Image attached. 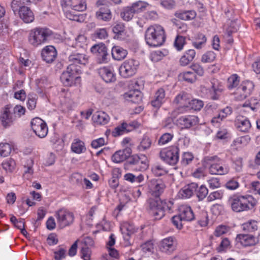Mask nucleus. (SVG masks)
<instances>
[{
    "label": "nucleus",
    "instance_id": "obj_18",
    "mask_svg": "<svg viewBox=\"0 0 260 260\" xmlns=\"http://www.w3.org/2000/svg\"><path fill=\"white\" fill-rule=\"evenodd\" d=\"M211 84L209 90L210 98L213 100H218L223 90V86L219 81L215 79L211 80Z\"/></svg>",
    "mask_w": 260,
    "mask_h": 260
},
{
    "label": "nucleus",
    "instance_id": "obj_32",
    "mask_svg": "<svg viewBox=\"0 0 260 260\" xmlns=\"http://www.w3.org/2000/svg\"><path fill=\"white\" fill-rule=\"evenodd\" d=\"M112 31L115 34L114 38L123 39L126 35L125 27L124 23L122 22L116 23L113 27Z\"/></svg>",
    "mask_w": 260,
    "mask_h": 260
},
{
    "label": "nucleus",
    "instance_id": "obj_6",
    "mask_svg": "<svg viewBox=\"0 0 260 260\" xmlns=\"http://www.w3.org/2000/svg\"><path fill=\"white\" fill-rule=\"evenodd\" d=\"M205 161L210 165L209 171L211 174L223 175L229 173L230 168L222 164L217 156H208L205 158Z\"/></svg>",
    "mask_w": 260,
    "mask_h": 260
},
{
    "label": "nucleus",
    "instance_id": "obj_43",
    "mask_svg": "<svg viewBox=\"0 0 260 260\" xmlns=\"http://www.w3.org/2000/svg\"><path fill=\"white\" fill-rule=\"evenodd\" d=\"M207 41L206 36L203 34H199L192 42V45L197 49H201L205 44Z\"/></svg>",
    "mask_w": 260,
    "mask_h": 260
},
{
    "label": "nucleus",
    "instance_id": "obj_48",
    "mask_svg": "<svg viewBox=\"0 0 260 260\" xmlns=\"http://www.w3.org/2000/svg\"><path fill=\"white\" fill-rule=\"evenodd\" d=\"M34 165V160L30 158L26 160L25 163L24 165L25 170L24 171V175H32L34 173V170L32 166Z\"/></svg>",
    "mask_w": 260,
    "mask_h": 260
},
{
    "label": "nucleus",
    "instance_id": "obj_45",
    "mask_svg": "<svg viewBox=\"0 0 260 260\" xmlns=\"http://www.w3.org/2000/svg\"><path fill=\"white\" fill-rule=\"evenodd\" d=\"M124 178L125 180L131 183H141L143 181L144 179V176L142 174H140L138 176H136L132 173L125 174L124 176Z\"/></svg>",
    "mask_w": 260,
    "mask_h": 260
},
{
    "label": "nucleus",
    "instance_id": "obj_5",
    "mask_svg": "<svg viewBox=\"0 0 260 260\" xmlns=\"http://www.w3.org/2000/svg\"><path fill=\"white\" fill-rule=\"evenodd\" d=\"M80 74L81 70L79 66L70 64L66 70L61 74V81L65 86H68L80 84L81 82Z\"/></svg>",
    "mask_w": 260,
    "mask_h": 260
},
{
    "label": "nucleus",
    "instance_id": "obj_49",
    "mask_svg": "<svg viewBox=\"0 0 260 260\" xmlns=\"http://www.w3.org/2000/svg\"><path fill=\"white\" fill-rule=\"evenodd\" d=\"M141 247L143 252L150 253L153 252L154 244L151 240L148 241L141 244Z\"/></svg>",
    "mask_w": 260,
    "mask_h": 260
},
{
    "label": "nucleus",
    "instance_id": "obj_2",
    "mask_svg": "<svg viewBox=\"0 0 260 260\" xmlns=\"http://www.w3.org/2000/svg\"><path fill=\"white\" fill-rule=\"evenodd\" d=\"M229 202L234 212H242L251 209L256 202L250 195L234 194L229 198Z\"/></svg>",
    "mask_w": 260,
    "mask_h": 260
},
{
    "label": "nucleus",
    "instance_id": "obj_56",
    "mask_svg": "<svg viewBox=\"0 0 260 260\" xmlns=\"http://www.w3.org/2000/svg\"><path fill=\"white\" fill-rule=\"evenodd\" d=\"M11 111L12 113H14V115H16V119H17L18 118H20L25 114V108L21 105H17L14 107Z\"/></svg>",
    "mask_w": 260,
    "mask_h": 260
},
{
    "label": "nucleus",
    "instance_id": "obj_37",
    "mask_svg": "<svg viewBox=\"0 0 260 260\" xmlns=\"http://www.w3.org/2000/svg\"><path fill=\"white\" fill-rule=\"evenodd\" d=\"M131 131H132V128H128V124L123 122L120 125L114 128L112 132V135L113 137H116Z\"/></svg>",
    "mask_w": 260,
    "mask_h": 260
},
{
    "label": "nucleus",
    "instance_id": "obj_34",
    "mask_svg": "<svg viewBox=\"0 0 260 260\" xmlns=\"http://www.w3.org/2000/svg\"><path fill=\"white\" fill-rule=\"evenodd\" d=\"M175 16L183 20H190L196 16V12L193 10L179 11L175 13Z\"/></svg>",
    "mask_w": 260,
    "mask_h": 260
},
{
    "label": "nucleus",
    "instance_id": "obj_30",
    "mask_svg": "<svg viewBox=\"0 0 260 260\" xmlns=\"http://www.w3.org/2000/svg\"><path fill=\"white\" fill-rule=\"evenodd\" d=\"M236 122L237 128L242 132H248L251 126L249 120L241 116L237 117Z\"/></svg>",
    "mask_w": 260,
    "mask_h": 260
},
{
    "label": "nucleus",
    "instance_id": "obj_59",
    "mask_svg": "<svg viewBox=\"0 0 260 260\" xmlns=\"http://www.w3.org/2000/svg\"><path fill=\"white\" fill-rule=\"evenodd\" d=\"M230 248V242L229 240L225 238L222 240L219 246L217 248L218 252H221Z\"/></svg>",
    "mask_w": 260,
    "mask_h": 260
},
{
    "label": "nucleus",
    "instance_id": "obj_8",
    "mask_svg": "<svg viewBox=\"0 0 260 260\" xmlns=\"http://www.w3.org/2000/svg\"><path fill=\"white\" fill-rule=\"evenodd\" d=\"M139 66V61L133 58L128 59L119 67L120 75L123 78L131 77L136 73Z\"/></svg>",
    "mask_w": 260,
    "mask_h": 260
},
{
    "label": "nucleus",
    "instance_id": "obj_21",
    "mask_svg": "<svg viewBox=\"0 0 260 260\" xmlns=\"http://www.w3.org/2000/svg\"><path fill=\"white\" fill-rule=\"evenodd\" d=\"M43 59L47 63L53 62L57 56V51L53 46H47L44 48L41 53Z\"/></svg>",
    "mask_w": 260,
    "mask_h": 260
},
{
    "label": "nucleus",
    "instance_id": "obj_9",
    "mask_svg": "<svg viewBox=\"0 0 260 260\" xmlns=\"http://www.w3.org/2000/svg\"><path fill=\"white\" fill-rule=\"evenodd\" d=\"M161 160L170 165H175L179 160V149L177 146H172L163 149L159 152Z\"/></svg>",
    "mask_w": 260,
    "mask_h": 260
},
{
    "label": "nucleus",
    "instance_id": "obj_61",
    "mask_svg": "<svg viewBox=\"0 0 260 260\" xmlns=\"http://www.w3.org/2000/svg\"><path fill=\"white\" fill-rule=\"evenodd\" d=\"M37 95L33 96L31 95H28L27 101V107L30 110H34L36 107L37 104Z\"/></svg>",
    "mask_w": 260,
    "mask_h": 260
},
{
    "label": "nucleus",
    "instance_id": "obj_29",
    "mask_svg": "<svg viewBox=\"0 0 260 260\" xmlns=\"http://www.w3.org/2000/svg\"><path fill=\"white\" fill-rule=\"evenodd\" d=\"M179 214L184 221H190L194 219V215L190 207L182 205L179 208Z\"/></svg>",
    "mask_w": 260,
    "mask_h": 260
},
{
    "label": "nucleus",
    "instance_id": "obj_64",
    "mask_svg": "<svg viewBox=\"0 0 260 260\" xmlns=\"http://www.w3.org/2000/svg\"><path fill=\"white\" fill-rule=\"evenodd\" d=\"M106 143H107L104 138H100L93 140L91 142V145L93 148L97 149L106 144Z\"/></svg>",
    "mask_w": 260,
    "mask_h": 260
},
{
    "label": "nucleus",
    "instance_id": "obj_54",
    "mask_svg": "<svg viewBox=\"0 0 260 260\" xmlns=\"http://www.w3.org/2000/svg\"><path fill=\"white\" fill-rule=\"evenodd\" d=\"M174 135L171 133H165L159 139L158 144L159 145H165L171 141Z\"/></svg>",
    "mask_w": 260,
    "mask_h": 260
},
{
    "label": "nucleus",
    "instance_id": "obj_42",
    "mask_svg": "<svg viewBox=\"0 0 260 260\" xmlns=\"http://www.w3.org/2000/svg\"><path fill=\"white\" fill-rule=\"evenodd\" d=\"M152 144V141L147 136L144 135L138 146V149L140 151H143L149 149Z\"/></svg>",
    "mask_w": 260,
    "mask_h": 260
},
{
    "label": "nucleus",
    "instance_id": "obj_62",
    "mask_svg": "<svg viewBox=\"0 0 260 260\" xmlns=\"http://www.w3.org/2000/svg\"><path fill=\"white\" fill-rule=\"evenodd\" d=\"M54 258L55 260H61L66 257V250L63 248L59 247L58 250L54 252Z\"/></svg>",
    "mask_w": 260,
    "mask_h": 260
},
{
    "label": "nucleus",
    "instance_id": "obj_20",
    "mask_svg": "<svg viewBox=\"0 0 260 260\" xmlns=\"http://www.w3.org/2000/svg\"><path fill=\"white\" fill-rule=\"evenodd\" d=\"M236 240L245 247L254 245L258 242L257 238L252 234H239Z\"/></svg>",
    "mask_w": 260,
    "mask_h": 260
},
{
    "label": "nucleus",
    "instance_id": "obj_47",
    "mask_svg": "<svg viewBox=\"0 0 260 260\" xmlns=\"http://www.w3.org/2000/svg\"><path fill=\"white\" fill-rule=\"evenodd\" d=\"M196 192L197 197L200 201L203 200L206 198L208 193V190L205 185H201L199 188L197 189Z\"/></svg>",
    "mask_w": 260,
    "mask_h": 260
},
{
    "label": "nucleus",
    "instance_id": "obj_12",
    "mask_svg": "<svg viewBox=\"0 0 260 260\" xmlns=\"http://www.w3.org/2000/svg\"><path fill=\"white\" fill-rule=\"evenodd\" d=\"M106 0H98L96 6L99 9L95 13V18L100 21L108 22L111 20L112 14Z\"/></svg>",
    "mask_w": 260,
    "mask_h": 260
},
{
    "label": "nucleus",
    "instance_id": "obj_27",
    "mask_svg": "<svg viewBox=\"0 0 260 260\" xmlns=\"http://www.w3.org/2000/svg\"><path fill=\"white\" fill-rule=\"evenodd\" d=\"M127 101L134 103H139L142 99V94L139 89L131 90L123 95Z\"/></svg>",
    "mask_w": 260,
    "mask_h": 260
},
{
    "label": "nucleus",
    "instance_id": "obj_16",
    "mask_svg": "<svg viewBox=\"0 0 260 260\" xmlns=\"http://www.w3.org/2000/svg\"><path fill=\"white\" fill-rule=\"evenodd\" d=\"M16 115L8 107H5L0 116V121L2 125L5 128H8L13 125L16 121Z\"/></svg>",
    "mask_w": 260,
    "mask_h": 260
},
{
    "label": "nucleus",
    "instance_id": "obj_10",
    "mask_svg": "<svg viewBox=\"0 0 260 260\" xmlns=\"http://www.w3.org/2000/svg\"><path fill=\"white\" fill-rule=\"evenodd\" d=\"M57 223L60 229L72 224L74 221V215L73 212L65 209H60L55 212Z\"/></svg>",
    "mask_w": 260,
    "mask_h": 260
},
{
    "label": "nucleus",
    "instance_id": "obj_52",
    "mask_svg": "<svg viewBox=\"0 0 260 260\" xmlns=\"http://www.w3.org/2000/svg\"><path fill=\"white\" fill-rule=\"evenodd\" d=\"M257 229L256 222L254 221L247 222L243 224V230L246 232L251 233Z\"/></svg>",
    "mask_w": 260,
    "mask_h": 260
},
{
    "label": "nucleus",
    "instance_id": "obj_14",
    "mask_svg": "<svg viewBox=\"0 0 260 260\" xmlns=\"http://www.w3.org/2000/svg\"><path fill=\"white\" fill-rule=\"evenodd\" d=\"M31 127L35 134L41 138H45L48 134V127L42 119L36 117L31 120Z\"/></svg>",
    "mask_w": 260,
    "mask_h": 260
},
{
    "label": "nucleus",
    "instance_id": "obj_31",
    "mask_svg": "<svg viewBox=\"0 0 260 260\" xmlns=\"http://www.w3.org/2000/svg\"><path fill=\"white\" fill-rule=\"evenodd\" d=\"M111 52L113 58L116 60L123 59L127 54V50L120 46H114Z\"/></svg>",
    "mask_w": 260,
    "mask_h": 260
},
{
    "label": "nucleus",
    "instance_id": "obj_11",
    "mask_svg": "<svg viewBox=\"0 0 260 260\" xmlns=\"http://www.w3.org/2000/svg\"><path fill=\"white\" fill-rule=\"evenodd\" d=\"M252 82L246 80L243 81L234 92L235 99L237 101H242L249 96L254 89Z\"/></svg>",
    "mask_w": 260,
    "mask_h": 260
},
{
    "label": "nucleus",
    "instance_id": "obj_35",
    "mask_svg": "<svg viewBox=\"0 0 260 260\" xmlns=\"http://www.w3.org/2000/svg\"><path fill=\"white\" fill-rule=\"evenodd\" d=\"M92 118L95 123L101 125L107 124L109 120V116L104 112H96L93 114Z\"/></svg>",
    "mask_w": 260,
    "mask_h": 260
},
{
    "label": "nucleus",
    "instance_id": "obj_57",
    "mask_svg": "<svg viewBox=\"0 0 260 260\" xmlns=\"http://www.w3.org/2000/svg\"><path fill=\"white\" fill-rule=\"evenodd\" d=\"M66 16L70 20L78 22H81L82 19H83V15L82 14H74L71 11H67L66 12Z\"/></svg>",
    "mask_w": 260,
    "mask_h": 260
},
{
    "label": "nucleus",
    "instance_id": "obj_1",
    "mask_svg": "<svg viewBox=\"0 0 260 260\" xmlns=\"http://www.w3.org/2000/svg\"><path fill=\"white\" fill-rule=\"evenodd\" d=\"M165 188L166 185L161 180H152L148 184V192L151 196L147 200L149 211L156 220L161 219L165 211L170 210L173 205L172 202L162 201L159 198Z\"/></svg>",
    "mask_w": 260,
    "mask_h": 260
},
{
    "label": "nucleus",
    "instance_id": "obj_4",
    "mask_svg": "<svg viewBox=\"0 0 260 260\" xmlns=\"http://www.w3.org/2000/svg\"><path fill=\"white\" fill-rule=\"evenodd\" d=\"M52 35V31L47 27H38L30 30L28 41L30 45L37 47L45 44Z\"/></svg>",
    "mask_w": 260,
    "mask_h": 260
},
{
    "label": "nucleus",
    "instance_id": "obj_44",
    "mask_svg": "<svg viewBox=\"0 0 260 260\" xmlns=\"http://www.w3.org/2000/svg\"><path fill=\"white\" fill-rule=\"evenodd\" d=\"M149 6L148 3L140 1L133 3L131 6L135 13H138L145 10Z\"/></svg>",
    "mask_w": 260,
    "mask_h": 260
},
{
    "label": "nucleus",
    "instance_id": "obj_36",
    "mask_svg": "<svg viewBox=\"0 0 260 260\" xmlns=\"http://www.w3.org/2000/svg\"><path fill=\"white\" fill-rule=\"evenodd\" d=\"M30 2V0H13L11 4V9L16 15L17 13L20 11L22 7H26L25 5Z\"/></svg>",
    "mask_w": 260,
    "mask_h": 260
},
{
    "label": "nucleus",
    "instance_id": "obj_15",
    "mask_svg": "<svg viewBox=\"0 0 260 260\" xmlns=\"http://www.w3.org/2000/svg\"><path fill=\"white\" fill-rule=\"evenodd\" d=\"M176 123L182 129H189L198 125L199 123V119L196 115L182 116L177 119Z\"/></svg>",
    "mask_w": 260,
    "mask_h": 260
},
{
    "label": "nucleus",
    "instance_id": "obj_33",
    "mask_svg": "<svg viewBox=\"0 0 260 260\" xmlns=\"http://www.w3.org/2000/svg\"><path fill=\"white\" fill-rule=\"evenodd\" d=\"M232 113V109L230 107L222 109L217 114V116L213 117L211 120V122L213 124L220 122L228 115L231 114Z\"/></svg>",
    "mask_w": 260,
    "mask_h": 260
},
{
    "label": "nucleus",
    "instance_id": "obj_46",
    "mask_svg": "<svg viewBox=\"0 0 260 260\" xmlns=\"http://www.w3.org/2000/svg\"><path fill=\"white\" fill-rule=\"evenodd\" d=\"M240 82V77L236 74L232 75L228 79L227 86L229 89L236 87Z\"/></svg>",
    "mask_w": 260,
    "mask_h": 260
},
{
    "label": "nucleus",
    "instance_id": "obj_3",
    "mask_svg": "<svg viewBox=\"0 0 260 260\" xmlns=\"http://www.w3.org/2000/svg\"><path fill=\"white\" fill-rule=\"evenodd\" d=\"M145 40L150 46L157 47L162 45L166 40L164 28L158 25L149 26L145 31Z\"/></svg>",
    "mask_w": 260,
    "mask_h": 260
},
{
    "label": "nucleus",
    "instance_id": "obj_25",
    "mask_svg": "<svg viewBox=\"0 0 260 260\" xmlns=\"http://www.w3.org/2000/svg\"><path fill=\"white\" fill-rule=\"evenodd\" d=\"M132 153L131 148H127L123 150L117 151L112 156V160L116 163H120L126 159Z\"/></svg>",
    "mask_w": 260,
    "mask_h": 260
},
{
    "label": "nucleus",
    "instance_id": "obj_51",
    "mask_svg": "<svg viewBox=\"0 0 260 260\" xmlns=\"http://www.w3.org/2000/svg\"><path fill=\"white\" fill-rule=\"evenodd\" d=\"M216 55L213 51H209L204 54L202 57L201 61L203 62H211L215 60Z\"/></svg>",
    "mask_w": 260,
    "mask_h": 260
},
{
    "label": "nucleus",
    "instance_id": "obj_55",
    "mask_svg": "<svg viewBox=\"0 0 260 260\" xmlns=\"http://www.w3.org/2000/svg\"><path fill=\"white\" fill-rule=\"evenodd\" d=\"M193 158L191 153L184 152L182 155L181 163L182 166H186L192 161Z\"/></svg>",
    "mask_w": 260,
    "mask_h": 260
},
{
    "label": "nucleus",
    "instance_id": "obj_13",
    "mask_svg": "<svg viewBox=\"0 0 260 260\" xmlns=\"http://www.w3.org/2000/svg\"><path fill=\"white\" fill-rule=\"evenodd\" d=\"M90 51L96 56L99 63H105L108 61L109 55L105 44L101 43L94 45L91 47Z\"/></svg>",
    "mask_w": 260,
    "mask_h": 260
},
{
    "label": "nucleus",
    "instance_id": "obj_19",
    "mask_svg": "<svg viewBox=\"0 0 260 260\" xmlns=\"http://www.w3.org/2000/svg\"><path fill=\"white\" fill-rule=\"evenodd\" d=\"M198 188L197 183L194 182L189 183L179 190L178 196L181 199H189L192 196Z\"/></svg>",
    "mask_w": 260,
    "mask_h": 260
},
{
    "label": "nucleus",
    "instance_id": "obj_40",
    "mask_svg": "<svg viewBox=\"0 0 260 260\" xmlns=\"http://www.w3.org/2000/svg\"><path fill=\"white\" fill-rule=\"evenodd\" d=\"M204 106V102L199 99H192L188 102V105L186 107L189 108L194 111H200Z\"/></svg>",
    "mask_w": 260,
    "mask_h": 260
},
{
    "label": "nucleus",
    "instance_id": "obj_60",
    "mask_svg": "<svg viewBox=\"0 0 260 260\" xmlns=\"http://www.w3.org/2000/svg\"><path fill=\"white\" fill-rule=\"evenodd\" d=\"M152 172L156 176H160L166 173L164 168L159 165H154L152 168Z\"/></svg>",
    "mask_w": 260,
    "mask_h": 260
},
{
    "label": "nucleus",
    "instance_id": "obj_39",
    "mask_svg": "<svg viewBox=\"0 0 260 260\" xmlns=\"http://www.w3.org/2000/svg\"><path fill=\"white\" fill-rule=\"evenodd\" d=\"M87 8L85 0H73L71 9L78 12L85 11Z\"/></svg>",
    "mask_w": 260,
    "mask_h": 260
},
{
    "label": "nucleus",
    "instance_id": "obj_22",
    "mask_svg": "<svg viewBox=\"0 0 260 260\" xmlns=\"http://www.w3.org/2000/svg\"><path fill=\"white\" fill-rule=\"evenodd\" d=\"M99 74L106 83L113 82L116 80V77L112 67H105L101 68L99 70Z\"/></svg>",
    "mask_w": 260,
    "mask_h": 260
},
{
    "label": "nucleus",
    "instance_id": "obj_24",
    "mask_svg": "<svg viewBox=\"0 0 260 260\" xmlns=\"http://www.w3.org/2000/svg\"><path fill=\"white\" fill-rule=\"evenodd\" d=\"M123 236L124 240L127 242V245H130L129 241V237L137 232L138 228L135 227L133 224L126 223L120 229Z\"/></svg>",
    "mask_w": 260,
    "mask_h": 260
},
{
    "label": "nucleus",
    "instance_id": "obj_7",
    "mask_svg": "<svg viewBox=\"0 0 260 260\" xmlns=\"http://www.w3.org/2000/svg\"><path fill=\"white\" fill-rule=\"evenodd\" d=\"M128 169L135 171H142L148 167L147 158L144 155L137 154L129 156L126 161Z\"/></svg>",
    "mask_w": 260,
    "mask_h": 260
},
{
    "label": "nucleus",
    "instance_id": "obj_26",
    "mask_svg": "<svg viewBox=\"0 0 260 260\" xmlns=\"http://www.w3.org/2000/svg\"><path fill=\"white\" fill-rule=\"evenodd\" d=\"M17 14H18L20 18L25 23H29L34 21L35 16L33 12L29 8L22 7L20 11L18 12Z\"/></svg>",
    "mask_w": 260,
    "mask_h": 260
},
{
    "label": "nucleus",
    "instance_id": "obj_17",
    "mask_svg": "<svg viewBox=\"0 0 260 260\" xmlns=\"http://www.w3.org/2000/svg\"><path fill=\"white\" fill-rule=\"evenodd\" d=\"M177 240L174 237H169L161 240L159 245L160 250L166 253H171L176 248Z\"/></svg>",
    "mask_w": 260,
    "mask_h": 260
},
{
    "label": "nucleus",
    "instance_id": "obj_41",
    "mask_svg": "<svg viewBox=\"0 0 260 260\" xmlns=\"http://www.w3.org/2000/svg\"><path fill=\"white\" fill-rule=\"evenodd\" d=\"M135 14L132 6H128L122 9L120 16L124 20L128 21L133 18Z\"/></svg>",
    "mask_w": 260,
    "mask_h": 260
},
{
    "label": "nucleus",
    "instance_id": "obj_58",
    "mask_svg": "<svg viewBox=\"0 0 260 260\" xmlns=\"http://www.w3.org/2000/svg\"><path fill=\"white\" fill-rule=\"evenodd\" d=\"M223 192L221 190L213 191L209 194L207 198L209 202H212L215 200L221 199L223 197Z\"/></svg>",
    "mask_w": 260,
    "mask_h": 260
},
{
    "label": "nucleus",
    "instance_id": "obj_23",
    "mask_svg": "<svg viewBox=\"0 0 260 260\" xmlns=\"http://www.w3.org/2000/svg\"><path fill=\"white\" fill-rule=\"evenodd\" d=\"M71 64L78 66L77 64L85 65L88 63V57L83 53L73 52L69 56Z\"/></svg>",
    "mask_w": 260,
    "mask_h": 260
},
{
    "label": "nucleus",
    "instance_id": "obj_63",
    "mask_svg": "<svg viewBox=\"0 0 260 260\" xmlns=\"http://www.w3.org/2000/svg\"><path fill=\"white\" fill-rule=\"evenodd\" d=\"M91 251L88 247H83L81 250V257L84 260H90Z\"/></svg>",
    "mask_w": 260,
    "mask_h": 260
},
{
    "label": "nucleus",
    "instance_id": "obj_28",
    "mask_svg": "<svg viewBox=\"0 0 260 260\" xmlns=\"http://www.w3.org/2000/svg\"><path fill=\"white\" fill-rule=\"evenodd\" d=\"M165 91L163 88L158 89L155 94L154 100L151 102L152 106L156 109L159 108L165 102Z\"/></svg>",
    "mask_w": 260,
    "mask_h": 260
},
{
    "label": "nucleus",
    "instance_id": "obj_38",
    "mask_svg": "<svg viewBox=\"0 0 260 260\" xmlns=\"http://www.w3.org/2000/svg\"><path fill=\"white\" fill-rule=\"evenodd\" d=\"M71 149L73 152L78 154L82 153L86 149L84 142L79 139L74 140L72 144Z\"/></svg>",
    "mask_w": 260,
    "mask_h": 260
},
{
    "label": "nucleus",
    "instance_id": "obj_53",
    "mask_svg": "<svg viewBox=\"0 0 260 260\" xmlns=\"http://www.w3.org/2000/svg\"><path fill=\"white\" fill-rule=\"evenodd\" d=\"M185 43V37L178 36L174 41V45L177 50L180 51L183 49Z\"/></svg>",
    "mask_w": 260,
    "mask_h": 260
},
{
    "label": "nucleus",
    "instance_id": "obj_50",
    "mask_svg": "<svg viewBox=\"0 0 260 260\" xmlns=\"http://www.w3.org/2000/svg\"><path fill=\"white\" fill-rule=\"evenodd\" d=\"M11 152V146L8 143H0V154L1 156L6 157Z\"/></svg>",
    "mask_w": 260,
    "mask_h": 260
}]
</instances>
